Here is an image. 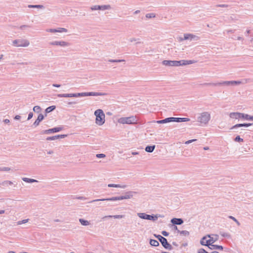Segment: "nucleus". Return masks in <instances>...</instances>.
<instances>
[{
	"label": "nucleus",
	"mask_w": 253,
	"mask_h": 253,
	"mask_svg": "<svg viewBox=\"0 0 253 253\" xmlns=\"http://www.w3.org/2000/svg\"><path fill=\"white\" fill-rule=\"evenodd\" d=\"M216 6L220 7H227L228 5L226 4H218L216 5Z\"/></svg>",
	"instance_id": "obj_55"
},
{
	"label": "nucleus",
	"mask_w": 253,
	"mask_h": 253,
	"mask_svg": "<svg viewBox=\"0 0 253 253\" xmlns=\"http://www.w3.org/2000/svg\"><path fill=\"white\" fill-rule=\"evenodd\" d=\"M79 221L81 223V224L84 226H87L90 224L89 221L84 220L83 218L79 219Z\"/></svg>",
	"instance_id": "obj_31"
},
{
	"label": "nucleus",
	"mask_w": 253,
	"mask_h": 253,
	"mask_svg": "<svg viewBox=\"0 0 253 253\" xmlns=\"http://www.w3.org/2000/svg\"><path fill=\"white\" fill-rule=\"evenodd\" d=\"M211 114L208 112H204L200 113L197 117V122L201 125H206L211 119Z\"/></svg>",
	"instance_id": "obj_4"
},
{
	"label": "nucleus",
	"mask_w": 253,
	"mask_h": 253,
	"mask_svg": "<svg viewBox=\"0 0 253 253\" xmlns=\"http://www.w3.org/2000/svg\"><path fill=\"white\" fill-rule=\"evenodd\" d=\"M220 235L221 236L223 237H226V238H230V235L228 233H226V232H220Z\"/></svg>",
	"instance_id": "obj_44"
},
{
	"label": "nucleus",
	"mask_w": 253,
	"mask_h": 253,
	"mask_svg": "<svg viewBox=\"0 0 253 253\" xmlns=\"http://www.w3.org/2000/svg\"><path fill=\"white\" fill-rule=\"evenodd\" d=\"M137 193L136 192L134 191H128L125 193L124 196H121L119 197H113L107 199H96L93 200L90 202V203H93L95 202L98 201H115L117 200H122L124 199H128L131 198L134 194H136Z\"/></svg>",
	"instance_id": "obj_1"
},
{
	"label": "nucleus",
	"mask_w": 253,
	"mask_h": 253,
	"mask_svg": "<svg viewBox=\"0 0 253 253\" xmlns=\"http://www.w3.org/2000/svg\"><path fill=\"white\" fill-rule=\"evenodd\" d=\"M125 217V215H106L104 216L102 219H106L109 218H114L115 219L123 218Z\"/></svg>",
	"instance_id": "obj_24"
},
{
	"label": "nucleus",
	"mask_w": 253,
	"mask_h": 253,
	"mask_svg": "<svg viewBox=\"0 0 253 253\" xmlns=\"http://www.w3.org/2000/svg\"><path fill=\"white\" fill-rule=\"evenodd\" d=\"M109 62H113V63H119V62H125V60L124 59H109L108 60Z\"/></svg>",
	"instance_id": "obj_38"
},
{
	"label": "nucleus",
	"mask_w": 253,
	"mask_h": 253,
	"mask_svg": "<svg viewBox=\"0 0 253 253\" xmlns=\"http://www.w3.org/2000/svg\"><path fill=\"white\" fill-rule=\"evenodd\" d=\"M178 62H179V66H184L186 65H189L191 64H193L195 63V61L194 60H182L180 61H178Z\"/></svg>",
	"instance_id": "obj_19"
},
{
	"label": "nucleus",
	"mask_w": 253,
	"mask_h": 253,
	"mask_svg": "<svg viewBox=\"0 0 253 253\" xmlns=\"http://www.w3.org/2000/svg\"><path fill=\"white\" fill-rule=\"evenodd\" d=\"M155 236L159 240L160 242L162 240V239H163V238H164L160 235H155Z\"/></svg>",
	"instance_id": "obj_52"
},
{
	"label": "nucleus",
	"mask_w": 253,
	"mask_h": 253,
	"mask_svg": "<svg viewBox=\"0 0 253 253\" xmlns=\"http://www.w3.org/2000/svg\"><path fill=\"white\" fill-rule=\"evenodd\" d=\"M4 122H5V123H8L9 122V120H8V119H5V120H4Z\"/></svg>",
	"instance_id": "obj_64"
},
{
	"label": "nucleus",
	"mask_w": 253,
	"mask_h": 253,
	"mask_svg": "<svg viewBox=\"0 0 253 253\" xmlns=\"http://www.w3.org/2000/svg\"><path fill=\"white\" fill-rule=\"evenodd\" d=\"M178 61L164 60L162 64L167 66H179Z\"/></svg>",
	"instance_id": "obj_13"
},
{
	"label": "nucleus",
	"mask_w": 253,
	"mask_h": 253,
	"mask_svg": "<svg viewBox=\"0 0 253 253\" xmlns=\"http://www.w3.org/2000/svg\"><path fill=\"white\" fill-rule=\"evenodd\" d=\"M242 84V82L239 81H223L219 83H206L205 85H212V86H218L221 85H238Z\"/></svg>",
	"instance_id": "obj_6"
},
{
	"label": "nucleus",
	"mask_w": 253,
	"mask_h": 253,
	"mask_svg": "<svg viewBox=\"0 0 253 253\" xmlns=\"http://www.w3.org/2000/svg\"><path fill=\"white\" fill-rule=\"evenodd\" d=\"M155 148V145L147 146L145 148V151L147 152L151 153L154 150Z\"/></svg>",
	"instance_id": "obj_29"
},
{
	"label": "nucleus",
	"mask_w": 253,
	"mask_h": 253,
	"mask_svg": "<svg viewBox=\"0 0 253 253\" xmlns=\"http://www.w3.org/2000/svg\"><path fill=\"white\" fill-rule=\"evenodd\" d=\"M140 10H137L134 11V14H137L140 13Z\"/></svg>",
	"instance_id": "obj_62"
},
{
	"label": "nucleus",
	"mask_w": 253,
	"mask_h": 253,
	"mask_svg": "<svg viewBox=\"0 0 253 253\" xmlns=\"http://www.w3.org/2000/svg\"><path fill=\"white\" fill-rule=\"evenodd\" d=\"M208 237H210V235H207L206 236L203 237L200 241V244L202 246H206L209 247L210 244L208 243V240H207Z\"/></svg>",
	"instance_id": "obj_18"
},
{
	"label": "nucleus",
	"mask_w": 253,
	"mask_h": 253,
	"mask_svg": "<svg viewBox=\"0 0 253 253\" xmlns=\"http://www.w3.org/2000/svg\"><path fill=\"white\" fill-rule=\"evenodd\" d=\"M119 124L125 125H133L137 123V120L135 116H130L128 117H122L118 120Z\"/></svg>",
	"instance_id": "obj_5"
},
{
	"label": "nucleus",
	"mask_w": 253,
	"mask_h": 253,
	"mask_svg": "<svg viewBox=\"0 0 253 253\" xmlns=\"http://www.w3.org/2000/svg\"><path fill=\"white\" fill-rule=\"evenodd\" d=\"M208 248L211 250H222L223 249L222 246L213 245V244H211V245H209Z\"/></svg>",
	"instance_id": "obj_26"
},
{
	"label": "nucleus",
	"mask_w": 253,
	"mask_h": 253,
	"mask_svg": "<svg viewBox=\"0 0 253 253\" xmlns=\"http://www.w3.org/2000/svg\"><path fill=\"white\" fill-rule=\"evenodd\" d=\"M229 117L231 118L234 119H243L246 120L251 121L252 120H253V116L239 112H232L229 114Z\"/></svg>",
	"instance_id": "obj_7"
},
{
	"label": "nucleus",
	"mask_w": 253,
	"mask_h": 253,
	"mask_svg": "<svg viewBox=\"0 0 253 253\" xmlns=\"http://www.w3.org/2000/svg\"><path fill=\"white\" fill-rule=\"evenodd\" d=\"M31 26L29 25H22L18 27V28L23 32H27L31 28Z\"/></svg>",
	"instance_id": "obj_23"
},
{
	"label": "nucleus",
	"mask_w": 253,
	"mask_h": 253,
	"mask_svg": "<svg viewBox=\"0 0 253 253\" xmlns=\"http://www.w3.org/2000/svg\"><path fill=\"white\" fill-rule=\"evenodd\" d=\"M137 215L140 218L147 220L149 219L150 215L149 214H147L144 212H139L137 213Z\"/></svg>",
	"instance_id": "obj_25"
},
{
	"label": "nucleus",
	"mask_w": 253,
	"mask_h": 253,
	"mask_svg": "<svg viewBox=\"0 0 253 253\" xmlns=\"http://www.w3.org/2000/svg\"><path fill=\"white\" fill-rule=\"evenodd\" d=\"M41 108L39 106H36L33 108V111L36 113H40L41 111Z\"/></svg>",
	"instance_id": "obj_42"
},
{
	"label": "nucleus",
	"mask_w": 253,
	"mask_h": 253,
	"mask_svg": "<svg viewBox=\"0 0 253 253\" xmlns=\"http://www.w3.org/2000/svg\"><path fill=\"white\" fill-rule=\"evenodd\" d=\"M94 115L96 117L95 123L98 126H102L105 122V116L102 109H97L95 111Z\"/></svg>",
	"instance_id": "obj_3"
},
{
	"label": "nucleus",
	"mask_w": 253,
	"mask_h": 253,
	"mask_svg": "<svg viewBox=\"0 0 253 253\" xmlns=\"http://www.w3.org/2000/svg\"><path fill=\"white\" fill-rule=\"evenodd\" d=\"M13 184V182L9 180H5L2 182H0V185L3 186H8V185Z\"/></svg>",
	"instance_id": "obj_35"
},
{
	"label": "nucleus",
	"mask_w": 253,
	"mask_h": 253,
	"mask_svg": "<svg viewBox=\"0 0 253 253\" xmlns=\"http://www.w3.org/2000/svg\"><path fill=\"white\" fill-rule=\"evenodd\" d=\"M22 180L24 182L27 183H33V182H38V181L34 179H31L27 177H23L22 178Z\"/></svg>",
	"instance_id": "obj_28"
},
{
	"label": "nucleus",
	"mask_w": 253,
	"mask_h": 253,
	"mask_svg": "<svg viewBox=\"0 0 253 253\" xmlns=\"http://www.w3.org/2000/svg\"><path fill=\"white\" fill-rule=\"evenodd\" d=\"M243 126L247 127V123L236 124V125L233 126L231 127V129H236L238 127H243Z\"/></svg>",
	"instance_id": "obj_32"
},
{
	"label": "nucleus",
	"mask_w": 253,
	"mask_h": 253,
	"mask_svg": "<svg viewBox=\"0 0 253 253\" xmlns=\"http://www.w3.org/2000/svg\"><path fill=\"white\" fill-rule=\"evenodd\" d=\"M145 16L147 18H155L156 17V15L154 13H150L146 14Z\"/></svg>",
	"instance_id": "obj_40"
},
{
	"label": "nucleus",
	"mask_w": 253,
	"mask_h": 253,
	"mask_svg": "<svg viewBox=\"0 0 253 253\" xmlns=\"http://www.w3.org/2000/svg\"><path fill=\"white\" fill-rule=\"evenodd\" d=\"M46 31L47 32H50V33H56V29H47L46 30Z\"/></svg>",
	"instance_id": "obj_49"
},
{
	"label": "nucleus",
	"mask_w": 253,
	"mask_h": 253,
	"mask_svg": "<svg viewBox=\"0 0 253 253\" xmlns=\"http://www.w3.org/2000/svg\"><path fill=\"white\" fill-rule=\"evenodd\" d=\"M161 243L162 244V246L166 249L169 250H171L172 249V247L170 244H169L168 241L166 238H163V239H162V240L160 241Z\"/></svg>",
	"instance_id": "obj_15"
},
{
	"label": "nucleus",
	"mask_w": 253,
	"mask_h": 253,
	"mask_svg": "<svg viewBox=\"0 0 253 253\" xmlns=\"http://www.w3.org/2000/svg\"><path fill=\"white\" fill-rule=\"evenodd\" d=\"M150 244L154 247H158L159 245V243L156 240L150 239Z\"/></svg>",
	"instance_id": "obj_30"
},
{
	"label": "nucleus",
	"mask_w": 253,
	"mask_h": 253,
	"mask_svg": "<svg viewBox=\"0 0 253 253\" xmlns=\"http://www.w3.org/2000/svg\"><path fill=\"white\" fill-rule=\"evenodd\" d=\"M92 10H100V5H96L91 7Z\"/></svg>",
	"instance_id": "obj_47"
},
{
	"label": "nucleus",
	"mask_w": 253,
	"mask_h": 253,
	"mask_svg": "<svg viewBox=\"0 0 253 253\" xmlns=\"http://www.w3.org/2000/svg\"><path fill=\"white\" fill-rule=\"evenodd\" d=\"M109 187H116V188H126L127 187L126 185H121V184H109L108 185Z\"/></svg>",
	"instance_id": "obj_27"
},
{
	"label": "nucleus",
	"mask_w": 253,
	"mask_h": 253,
	"mask_svg": "<svg viewBox=\"0 0 253 253\" xmlns=\"http://www.w3.org/2000/svg\"><path fill=\"white\" fill-rule=\"evenodd\" d=\"M63 128L61 127H56L49 129L43 130L42 131V134H50L55 132H59L62 130Z\"/></svg>",
	"instance_id": "obj_12"
},
{
	"label": "nucleus",
	"mask_w": 253,
	"mask_h": 253,
	"mask_svg": "<svg viewBox=\"0 0 253 253\" xmlns=\"http://www.w3.org/2000/svg\"><path fill=\"white\" fill-rule=\"evenodd\" d=\"M56 107L55 106H49L48 107H47L46 109H45V112L46 113H50V112L53 111L55 109Z\"/></svg>",
	"instance_id": "obj_36"
},
{
	"label": "nucleus",
	"mask_w": 253,
	"mask_h": 253,
	"mask_svg": "<svg viewBox=\"0 0 253 253\" xmlns=\"http://www.w3.org/2000/svg\"><path fill=\"white\" fill-rule=\"evenodd\" d=\"M29 219H24L22 220L18 221L17 222V225H21L22 224L26 223L28 222Z\"/></svg>",
	"instance_id": "obj_43"
},
{
	"label": "nucleus",
	"mask_w": 253,
	"mask_h": 253,
	"mask_svg": "<svg viewBox=\"0 0 253 253\" xmlns=\"http://www.w3.org/2000/svg\"><path fill=\"white\" fill-rule=\"evenodd\" d=\"M197 140L196 139H191V140H188L187 141H186L185 142V144H189L193 142H194V141H196Z\"/></svg>",
	"instance_id": "obj_51"
},
{
	"label": "nucleus",
	"mask_w": 253,
	"mask_h": 253,
	"mask_svg": "<svg viewBox=\"0 0 253 253\" xmlns=\"http://www.w3.org/2000/svg\"><path fill=\"white\" fill-rule=\"evenodd\" d=\"M67 136L66 134H61V135H56L53 136H50L46 138V140L48 141H52L54 140L55 139H59V138H64Z\"/></svg>",
	"instance_id": "obj_17"
},
{
	"label": "nucleus",
	"mask_w": 253,
	"mask_h": 253,
	"mask_svg": "<svg viewBox=\"0 0 253 253\" xmlns=\"http://www.w3.org/2000/svg\"><path fill=\"white\" fill-rule=\"evenodd\" d=\"M234 141H236V142H243V139L241 138L240 136L238 135L237 136L235 139H234Z\"/></svg>",
	"instance_id": "obj_45"
},
{
	"label": "nucleus",
	"mask_w": 253,
	"mask_h": 253,
	"mask_svg": "<svg viewBox=\"0 0 253 253\" xmlns=\"http://www.w3.org/2000/svg\"><path fill=\"white\" fill-rule=\"evenodd\" d=\"M12 44L13 46L17 47H26L30 45V42L27 39H19L13 40L12 42Z\"/></svg>",
	"instance_id": "obj_8"
},
{
	"label": "nucleus",
	"mask_w": 253,
	"mask_h": 253,
	"mask_svg": "<svg viewBox=\"0 0 253 253\" xmlns=\"http://www.w3.org/2000/svg\"><path fill=\"white\" fill-rule=\"evenodd\" d=\"M53 153V151L52 150H49L47 152V154L49 155L52 154Z\"/></svg>",
	"instance_id": "obj_60"
},
{
	"label": "nucleus",
	"mask_w": 253,
	"mask_h": 253,
	"mask_svg": "<svg viewBox=\"0 0 253 253\" xmlns=\"http://www.w3.org/2000/svg\"><path fill=\"white\" fill-rule=\"evenodd\" d=\"M171 222L175 225H181L183 223L181 218H173L171 220Z\"/></svg>",
	"instance_id": "obj_21"
},
{
	"label": "nucleus",
	"mask_w": 253,
	"mask_h": 253,
	"mask_svg": "<svg viewBox=\"0 0 253 253\" xmlns=\"http://www.w3.org/2000/svg\"><path fill=\"white\" fill-rule=\"evenodd\" d=\"M129 42H136V44H140L141 43V42L140 41L139 39H136L135 38H131L129 39Z\"/></svg>",
	"instance_id": "obj_33"
},
{
	"label": "nucleus",
	"mask_w": 253,
	"mask_h": 253,
	"mask_svg": "<svg viewBox=\"0 0 253 253\" xmlns=\"http://www.w3.org/2000/svg\"><path fill=\"white\" fill-rule=\"evenodd\" d=\"M52 86L54 87H60L61 85L59 84H52Z\"/></svg>",
	"instance_id": "obj_57"
},
{
	"label": "nucleus",
	"mask_w": 253,
	"mask_h": 253,
	"mask_svg": "<svg viewBox=\"0 0 253 253\" xmlns=\"http://www.w3.org/2000/svg\"><path fill=\"white\" fill-rule=\"evenodd\" d=\"M139 154V152H132V154L133 155H138Z\"/></svg>",
	"instance_id": "obj_61"
},
{
	"label": "nucleus",
	"mask_w": 253,
	"mask_h": 253,
	"mask_svg": "<svg viewBox=\"0 0 253 253\" xmlns=\"http://www.w3.org/2000/svg\"><path fill=\"white\" fill-rule=\"evenodd\" d=\"M67 104V105H72V104H76V102H68Z\"/></svg>",
	"instance_id": "obj_59"
},
{
	"label": "nucleus",
	"mask_w": 253,
	"mask_h": 253,
	"mask_svg": "<svg viewBox=\"0 0 253 253\" xmlns=\"http://www.w3.org/2000/svg\"><path fill=\"white\" fill-rule=\"evenodd\" d=\"M56 32L58 33H63V32H67V30L64 28H58L56 29Z\"/></svg>",
	"instance_id": "obj_41"
},
{
	"label": "nucleus",
	"mask_w": 253,
	"mask_h": 253,
	"mask_svg": "<svg viewBox=\"0 0 253 253\" xmlns=\"http://www.w3.org/2000/svg\"><path fill=\"white\" fill-rule=\"evenodd\" d=\"M33 116V113L32 112H30L28 117V120H30Z\"/></svg>",
	"instance_id": "obj_54"
},
{
	"label": "nucleus",
	"mask_w": 253,
	"mask_h": 253,
	"mask_svg": "<svg viewBox=\"0 0 253 253\" xmlns=\"http://www.w3.org/2000/svg\"><path fill=\"white\" fill-rule=\"evenodd\" d=\"M178 232L179 233L180 235L185 236H187L189 235V232L186 230H182V231L178 230Z\"/></svg>",
	"instance_id": "obj_37"
},
{
	"label": "nucleus",
	"mask_w": 253,
	"mask_h": 253,
	"mask_svg": "<svg viewBox=\"0 0 253 253\" xmlns=\"http://www.w3.org/2000/svg\"><path fill=\"white\" fill-rule=\"evenodd\" d=\"M190 121V119L187 118H175V117H169L167 118L164 120H160V121H154L152 122V123H156L158 124H165L170 122H188Z\"/></svg>",
	"instance_id": "obj_2"
},
{
	"label": "nucleus",
	"mask_w": 253,
	"mask_h": 253,
	"mask_svg": "<svg viewBox=\"0 0 253 253\" xmlns=\"http://www.w3.org/2000/svg\"><path fill=\"white\" fill-rule=\"evenodd\" d=\"M20 118H21V116H19V115H16V116L14 117V119H15V120H19Z\"/></svg>",
	"instance_id": "obj_58"
},
{
	"label": "nucleus",
	"mask_w": 253,
	"mask_h": 253,
	"mask_svg": "<svg viewBox=\"0 0 253 253\" xmlns=\"http://www.w3.org/2000/svg\"><path fill=\"white\" fill-rule=\"evenodd\" d=\"M200 39V38L197 35L192 34L186 33L184 34V37L183 38H180V41L190 40V41H197L199 40Z\"/></svg>",
	"instance_id": "obj_9"
},
{
	"label": "nucleus",
	"mask_w": 253,
	"mask_h": 253,
	"mask_svg": "<svg viewBox=\"0 0 253 253\" xmlns=\"http://www.w3.org/2000/svg\"><path fill=\"white\" fill-rule=\"evenodd\" d=\"M111 8V7L110 5L107 4V5H100V10H109Z\"/></svg>",
	"instance_id": "obj_34"
},
{
	"label": "nucleus",
	"mask_w": 253,
	"mask_h": 253,
	"mask_svg": "<svg viewBox=\"0 0 253 253\" xmlns=\"http://www.w3.org/2000/svg\"><path fill=\"white\" fill-rule=\"evenodd\" d=\"M162 234L163 236H166V237L168 236L169 234V233L166 231H163L162 232Z\"/></svg>",
	"instance_id": "obj_53"
},
{
	"label": "nucleus",
	"mask_w": 253,
	"mask_h": 253,
	"mask_svg": "<svg viewBox=\"0 0 253 253\" xmlns=\"http://www.w3.org/2000/svg\"><path fill=\"white\" fill-rule=\"evenodd\" d=\"M29 8H42L43 6L42 5H28Z\"/></svg>",
	"instance_id": "obj_39"
},
{
	"label": "nucleus",
	"mask_w": 253,
	"mask_h": 253,
	"mask_svg": "<svg viewBox=\"0 0 253 253\" xmlns=\"http://www.w3.org/2000/svg\"><path fill=\"white\" fill-rule=\"evenodd\" d=\"M198 253H208V252H207L205 249L203 248H201L199 249L197 251Z\"/></svg>",
	"instance_id": "obj_48"
},
{
	"label": "nucleus",
	"mask_w": 253,
	"mask_h": 253,
	"mask_svg": "<svg viewBox=\"0 0 253 253\" xmlns=\"http://www.w3.org/2000/svg\"><path fill=\"white\" fill-rule=\"evenodd\" d=\"M210 237H209L210 239H208V243L210 245L211 244H213L214 242L217 241L218 239V235L217 234H209Z\"/></svg>",
	"instance_id": "obj_16"
},
{
	"label": "nucleus",
	"mask_w": 253,
	"mask_h": 253,
	"mask_svg": "<svg viewBox=\"0 0 253 253\" xmlns=\"http://www.w3.org/2000/svg\"><path fill=\"white\" fill-rule=\"evenodd\" d=\"M107 93L104 92H81L80 93V97L88 96H104L106 95Z\"/></svg>",
	"instance_id": "obj_11"
},
{
	"label": "nucleus",
	"mask_w": 253,
	"mask_h": 253,
	"mask_svg": "<svg viewBox=\"0 0 253 253\" xmlns=\"http://www.w3.org/2000/svg\"><path fill=\"white\" fill-rule=\"evenodd\" d=\"M57 96L58 97H79L80 93L58 94Z\"/></svg>",
	"instance_id": "obj_14"
},
{
	"label": "nucleus",
	"mask_w": 253,
	"mask_h": 253,
	"mask_svg": "<svg viewBox=\"0 0 253 253\" xmlns=\"http://www.w3.org/2000/svg\"><path fill=\"white\" fill-rule=\"evenodd\" d=\"M50 45L60 46L62 47H68L70 45V43L64 41H55L49 42Z\"/></svg>",
	"instance_id": "obj_10"
},
{
	"label": "nucleus",
	"mask_w": 253,
	"mask_h": 253,
	"mask_svg": "<svg viewBox=\"0 0 253 253\" xmlns=\"http://www.w3.org/2000/svg\"><path fill=\"white\" fill-rule=\"evenodd\" d=\"M44 119V116L42 114H40L37 120L35 121V122L33 124V126H34L35 127L39 125L40 123Z\"/></svg>",
	"instance_id": "obj_20"
},
{
	"label": "nucleus",
	"mask_w": 253,
	"mask_h": 253,
	"mask_svg": "<svg viewBox=\"0 0 253 253\" xmlns=\"http://www.w3.org/2000/svg\"><path fill=\"white\" fill-rule=\"evenodd\" d=\"M96 157L98 158H102L105 157V155L104 154H96Z\"/></svg>",
	"instance_id": "obj_50"
},
{
	"label": "nucleus",
	"mask_w": 253,
	"mask_h": 253,
	"mask_svg": "<svg viewBox=\"0 0 253 253\" xmlns=\"http://www.w3.org/2000/svg\"><path fill=\"white\" fill-rule=\"evenodd\" d=\"M229 218L233 220L234 221H235L238 226L240 225V222L234 216H229Z\"/></svg>",
	"instance_id": "obj_46"
},
{
	"label": "nucleus",
	"mask_w": 253,
	"mask_h": 253,
	"mask_svg": "<svg viewBox=\"0 0 253 253\" xmlns=\"http://www.w3.org/2000/svg\"><path fill=\"white\" fill-rule=\"evenodd\" d=\"M5 212L4 210H0V214L4 213Z\"/></svg>",
	"instance_id": "obj_63"
},
{
	"label": "nucleus",
	"mask_w": 253,
	"mask_h": 253,
	"mask_svg": "<svg viewBox=\"0 0 253 253\" xmlns=\"http://www.w3.org/2000/svg\"><path fill=\"white\" fill-rule=\"evenodd\" d=\"M164 216L162 214H157L156 215H150L149 218L148 220L155 221L157 220L158 217H164Z\"/></svg>",
	"instance_id": "obj_22"
},
{
	"label": "nucleus",
	"mask_w": 253,
	"mask_h": 253,
	"mask_svg": "<svg viewBox=\"0 0 253 253\" xmlns=\"http://www.w3.org/2000/svg\"><path fill=\"white\" fill-rule=\"evenodd\" d=\"M2 170L3 171H9L10 170V168L8 167H4L2 169Z\"/></svg>",
	"instance_id": "obj_56"
}]
</instances>
